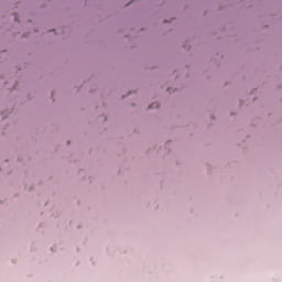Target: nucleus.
<instances>
[{
    "label": "nucleus",
    "mask_w": 282,
    "mask_h": 282,
    "mask_svg": "<svg viewBox=\"0 0 282 282\" xmlns=\"http://www.w3.org/2000/svg\"><path fill=\"white\" fill-rule=\"evenodd\" d=\"M160 106L158 105V104H152L151 106H150V109H158Z\"/></svg>",
    "instance_id": "obj_1"
}]
</instances>
